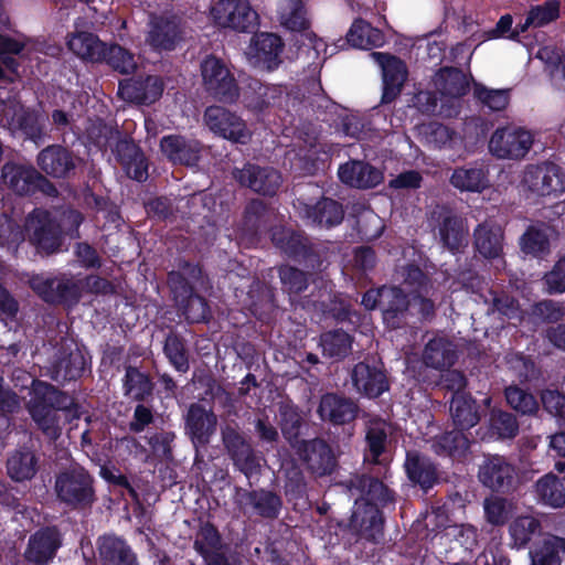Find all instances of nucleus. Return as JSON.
<instances>
[{
    "instance_id": "54",
    "label": "nucleus",
    "mask_w": 565,
    "mask_h": 565,
    "mask_svg": "<svg viewBox=\"0 0 565 565\" xmlns=\"http://www.w3.org/2000/svg\"><path fill=\"white\" fill-rule=\"evenodd\" d=\"M559 15V3L555 0L547 1L543 4L532 7L523 23L516 26V34L525 32L530 28H541L553 21ZM515 33H511L510 38H514Z\"/></svg>"
},
{
    "instance_id": "14",
    "label": "nucleus",
    "mask_w": 565,
    "mask_h": 565,
    "mask_svg": "<svg viewBox=\"0 0 565 565\" xmlns=\"http://www.w3.org/2000/svg\"><path fill=\"white\" fill-rule=\"evenodd\" d=\"M63 545V534L55 524L40 526L28 539L23 558L29 565H49Z\"/></svg>"
},
{
    "instance_id": "44",
    "label": "nucleus",
    "mask_w": 565,
    "mask_h": 565,
    "mask_svg": "<svg viewBox=\"0 0 565 565\" xmlns=\"http://www.w3.org/2000/svg\"><path fill=\"white\" fill-rule=\"evenodd\" d=\"M124 394L134 401L143 403L154 391V383L149 373L142 372L134 365L125 366V375L122 377Z\"/></svg>"
},
{
    "instance_id": "21",
    "label": "nucleus",
    "mask_w": 565,
    "mask_h": 565,
    "mask_svg": "<svg viewBox=\"0 0 565 565\" xmlns=\"http://www.w3.org/2000/svg\"><path fill=\"white\" fill-rule=\"evenodd\" d=\"M193 548L205 565H232L224 552L226 544L218 529L210 521L200 524Z\"/></svg>"
},
{
    "instance_id": "27",
    "label": "nucleus",
    "mask_w": 565,
    "mask_h": 565,
    "mask_svg": "<svg viewBox=\"0 0 565 565\" xmlns=\"http://www.w3.org/2000/svg\"><path fill=\"white\" fill-rule=\"evenodd\" d=\"M236 178L242 185L265 196H274L281 184V174L278 170L252 163L238 170Z\"/></svg>"
},
{
    "instance_id": "17",
    "label": "nucleus",
    "mask_w": 565,
    "mask_h": 565,
    "mask_svg": "<svg viewBox=\"0 0 565 565\" xmlns=\"http://www.w3.org/2000/svg\"><path fill=\"white\" fill-rule=\"evenodd\" d=\"M134 76L119 82V96L138 105H150L163 93V82L150 73H131Z\"/></svg>"
},
{
    "instance_id": "35",
    "label": "nucleus",
    "mask_w": 565,
    "mask_h": 565,
    "mask_svg": "<svg viewBox=\"0 0 565 565\" xmlns=\"http://www.w3.org/2000/svg\"><path fill=\"white\" fill-rule=\"evenodd\" d=\"M411 301L402 288L387 286L382 300L383 321L387 328L396 330L407 323V316Z\"/></svg>"
},
{
    "instance_id": "45",
    "label": "nucleus",
    "mask_w": 565,
    "mask_h": 565,
    "mask_svg": "<svg viewBox=\"0 0 565 565\" xmlns=\"http://www.w3.org/2000/svg\"><path fill=\"white\" fill-rule=\"evenodd\" d=\"M450 415L455 427L469 430L480 422L479 406L470 394L452 395Z\"/></svg>"
},
{
    "instance_id": "38",
    "label": "nucleus",
    "mask_w": 565,
    "mask_h": 565,
    "mask_svg": "<svg viewBox=\"0 0 565 565\" xmlns=\"http://www.w3.org/2000/svg\"><path fill=\"white\" fill-rule=\"evenodd\" d=\"M206 93L223 104H234L241 96V88L234 73H201Z\"/></svg>"
},
{
    "instance_id": "34",
    "label": "nucleus",
    "mask_w": 565,
    "mask_h": 565,
    "mask_svg": "<svg viewBox=\"0 0 565 565\" xmlns=\"http://www.w3.org/2000/svg\"><path fill=\"white\" fill-rule=\"evenodd\" d=\"M467 430L455 427L431 439V450L439 457H448L452 461H465L470 454L471 439Z\"/></svg>"
},
{
    "instance_id": "2",
    "label": "nucleus",
    "mask_w": 565,
    "mask_h": 565,
    "mask_svg": "<svg viewBox=\"0 0 565 565\" xmlns=\"http://www.w3.org/2000/svg\"><path fill=\"white\" fill-rule=\"evenodd\" d=\"M271 242L287 258L311 270H321L330 255L329 242L313 241L305 232L276 227Z\"/></svg>"
},
{
    "instance_id": "9",
    "label": "nucleus",
    "mask_w": 565,
    "mask_h": 565,
    "mask_svg": "<svg viewBox=\"0 0 565 565\" xmlns=\"http://www.w3.org/2000/svg\"><path fill=\"white\" fill-rule=\"evenodd\" d=\"M184 435L191 441L195 450V459L207 449L217 430V416L214 411L205 405L191 403L183 414Z\"/></svg>"
},
{
    "instance_id": "50",
    "label": "nucleus",
    "mask_w": 565,
    "mask_h": 565,
    "mask_svg": "<svg viewBox=\"0 0 565 565\" xmlns=\"http://www.w3.org/2000/svg\"><path fill=\"white\" fill-rule=\"evenodd\" d=\"M348 43L356 49L369 50L382 46L385 42L383 32L364 20H355L347 33Z\"/></svg>"
},
{
    "instance_id": "18",
    "label": "nucleus",
    "mask_w": 565,
    "mask_h": 565,
    "mask_svg": "<svg viewBox=\"0 0 565 565\" xmlns=\"http://www.w3.org/2000/svg\"><path fill=\"white\" fill-rule=\"evenodd\" d=\"M515 475L514 466L500 455H484L478 469L479 481L493 492H509Z\"/></svg>"
},
{
    "instance_id": "10",
    "label": "nucleus",
    "mask_w": 565,
    "mask_h": 565,
    "mask_svg": "<svg viewBox=\"0 0 565 565\" xmlns=\"http://www.w3.org/2000/svg\"><path fill=\"white\" fill-rule=\"evenodd\" d=\"M3 183L20 196H31L38 192L52 194L54 184L32 166L6 162L1 168Z\"/></svg>"
},
{
    "instance_id": "55",
    "label": "nucleus",
    "mask_w": 565,
    "mask_h": 565,
    "mask_svg": "<svg viewBox=\"0 0 565 565\" xmlns=\"http://www.w3.org/2000/svg\"><path fill=\"white\" fill-rule=\"evenodd\" d=\"M520 424L514 414L501 408H492L489 415V431L498 439H513L518 436Z\"/></svg>"
},
{
    "instance_id": "57",
    "label": "nucleus",
    "mask_w": 565,
    "mask_h": 565,
    "mask_svg": "<svg viewBox=\"0 0 565 565\" xmlns=\"http://www.w3.org/2000/svg\"><path fill=\"white\" fill-rule=\"evenodd\" d=\"M403 285L412 296L417 294H431L435 289L431 277L417 264L409 263L402 267Z\"/></svg>"
},
{
    "instance_id": "53",
    "label": "nucleus",
    "mask_w": 565,
    "mask_h": 565,
    "mask_svg": "<svg viewBox=\"0 0 565 565\" xmlns=\"http://www.w3.org/2000/svg\"><path fill=\"white\" fill-rule=\"evenodd\" d=\"M149 32L148 41L154 49H173L179 36V24L174 18H154Z\"/></svg>"
},
{
    "instance_id": "46",
    "label": "nucleus",
    "mask_w": 565,
    "mask_h": 565,
    "mask_svg": "<svg viewBox=\"0 0 565 565\" xmlns=\"http://www.w3.org/2000/svg\"><path fill=\"white\" fill-rule=\"evenodd\" d=\"M352 343L353 337L342 329L324 331L319 338L322 355L333 361L344 360L352 351Z\"/></svg>"
},
{
    "instance_id": "19",
    "label": "nucleus",
    "mask_w": 565,
    "mask_h": 565,
    "mask_svg": "<svg viewBox=\"0 0 565 565\" xmlns=\"http://www.w3.org/2000/svg\"><path fill=\"white\" fill-rule=\"evenodd\" d=\"M204 121L211 131L224 139L237 143H246L249 139L245 121L222 106H209L204 111Z\"/></svg>"
},
{
    "instance_id": "5",
    "label": "nucleus",
    "mask_w": 565,
    "mask_h": 565,
    "mask_svg": "<svg viewBox=\"0 0 565 565\" xmlns=\"http://www.w3.org/2000/svg\"><path fill=\"white\" fill-rule=\"evenodd\" d=\"M29 243L42 257L63 250L65 233L60 222L45 209L35 207L25 218Z\"/></svg>"
},
{
    "instance_id": "29",
    "label": "nucleus",
    "mask_w": 565,
    "mask_h": 565,
    "mask_svg": "<svg viewBox=\"0 0 565 565\" xmlns=\"http://www.w3.org/2000/svg\"><path fill=\"white\" fill-rule=\"evenodd\" d=\"M202 148L199 140L181 135H168L160 140L162 153L174 164L196 166L201 160Z\"/></svg>"
},
{
    "instance_id": "39",
    "label": "nucleus",
    "mask_w": 565,
    "mask_h": 565,
    "mask_svg": "<svg viewBox=\"0 0 565 565\" xmlns=\"http://www.w3.org/2000/svg\"><path fill=\"white\" fill-rule=\"evenodd\" d=\"M458 360L457 347L445 337L430 339L423 351V362L435 370L451 367Z\"/></svg>"
},
{
    "instance_id": "11",
    "label": "nucleus",
    "mask_w": 565,
    "mask_h": 565,
    "mask_svg": "<svg viewBox=\"0 0 565 565\" xmlns=\"http://www.w3.org/2000/svg\"><path fill=\"white\" fill-rule=\"evenodd\" d=\"M339 527L353 535L355 541L380 543L384 536L383 512L375 504L355 503L351 516L340 521Z\"/></svg>"
},
{
    "instance_id": "12",
    "label": "nucleus",
    "mask_w": 565,
    "mask_h": 565,
    "mask_svg": "<svg viewBox=\"0 0 565 565\" xmlns=\"http://www.w3.org/2000/svg\"><path fill=\"white\" fill-rule=\"evenodd\" d=\"M534 136L522 127H498L489 140V151L498 159L521 160L533 146Z\"/></svg>"
},
{
    "instance_id": "42",
    "label": "nucleus",
    "mask_w": 565,
    "mask_h": 565,
    "mask_svg": "<svg viewBox=\"0 0 565 565\" xmlns=\"http://www.w3.org/2000/svg\"><path fill=\"white\" fill-rule=\"evenodd\" d=\"M84 371L85 358L81 351L76 350L56 356L49 367V376L52 381L63 384L76 381Z\"/></svg>"
},
{
    "instance_id": "25",
    "label": "nucleus",
    "mask_w": 565,
    "mask_h": 565,
    "mask_svg": "<svg viewBox=\"0 0 565 565\" xmlns=\"http://www.w3.org/2000/svg\"><path fill=\"white\" fill-rule=\"evenodd\" d=\"M302 460L308 470L318 477L330 476L338 467L332 447L322 438L302 440Z\"/></svg>"
},
{
    "instance_id": "60",
    "label": "nucleus",
    "mask_w": 565,
    "mask_h": 565,
    "mask_svg": "<svg viewBox=\"0 0 565 565\" xmlns=\"http://www.w3.org/2000/svg\"><path fill=\"white\" fill-rule=\"evenodd\" d=\"M486 521L492 526H503L512 518L513 505L503 497H490L483 501Z\"/></svg>"
},
{
    "instance_id": "61",
    "label": "nucleus",
    "mask_w": 565,
    "mask_h": 565,
    "mask_svg": "<svg viewBox=\"0 0 565 565\" xmlns=\"http://www.w3.org/2000/svg\"><path fill=\"white\" fill-rule=\"evenodd\" d=\"M278 276L282 290L289 295H300L309 286L308 274L288 264L279 266Z\"/></svg>"
},
{
    "instance_id": "51",
    "label": "nucleus",
    "mask_w": 565,
    "mask_h": 565,
    "mask_svg": "<svg viewBox=\"0 0 565 565\" xmlns=\"http://www.w3.org/2000/svg\"><path fill=\"white\" fill-rule=\"evenodd\" d=\"M163 354L177 372L186 373L190 370V351L186 340L180 333L170 331L167 334Z\"/></svg>"
},
{
    "instance_id": "48",
    "label": "nucleus",
    "mask_w": 565,
    "mask_h": 565,
    "mask_svg": "<svg viewBox=\"0 0 565 565\" xmlns=\"http://www.w3.org/2000/svg\"><path fill=\"white\" fill-rule=\"evenodd\" d=\"M542 523L533 515H519L509 524L511 547L516 550L525 548L531 541L541 535Z\"/></svg>"
},
{
    "instance_id": "23",
    "label": "nucleus",
    "mask_w": 565,
    "mask_h": 565,
    "mask_svg": "<svg viewBox=\"0 0 565 565\" xmlns=\"http://www.w3.org/2000/svg\"><path fill=\"white\" fill-rule=\"evenodd\" d=\"M403 466L409 482L424 493H428L440 481L437 463L417 450L406 451Z\"/></svg>"
},
{
    "instance_id": "31",
    "label": "nucleus",
    "mask_w": 565,
    "mask_h": 565,
    "mask_svg": "<svg viewBox=\"0 0 565 565\" xmlns=\"http://www.w3.org/2000/svg\"><path fill=\"white\" fill-rule=\"evenodd\" d=\"M239 503L250 507L253 512L267 520H275L279 516L282 508V499L275 491L259 488L254 490L236 489Z\"/></svg>"
},
{
    "instance_id": "30",
    "label": "nucleus",
    "mask_w": 565,
    "mask_h": 565,
    "mask_svg": "<svg viewBox=\"0 0 565 565\" xmlns=\"http://www.w3.org/2000/svg\"><path fill=\"white\" fill-rule=\"evenodd\" d=\"M340 181L358 189H373L384 179L383 172L363 160H349L338 169Z\"/></svg>"
},
{
    "instance_id": "4",
    "label": "nucleus",
    "mask_w": 565,
    "mask_h": 565,
    "mask_svg": "<svg viewBox=\"0 0 565 565\" xmlns=\"http://www.w3.org/2000/svg\"><path fill=\"white\" fill-rule=\"evenodd\" d=\"M32 291L46 305L75 308L83 297L82 279L71 273L36 274L29 279Z\"/></svg>"
},
{
    "instance_id": "33",
    "label": "nucleus",
    "mask_w": 565,
    "mask_h": 565,
    "mask_svg": "<svg viewBox=\"0 0 565 565\" xmlns=\"http://www.w3.org/2000/svg\"><path fill=\"white\" fill-rule=\"evenodd\" d=\"M96 545L100 565H139L131 546L114 533L100 535Z\"/></svg>"
},
{
    "instance_id": "56",
    "label": "nucleus",
    "mask_w": 565,
    "mask_h": 565,
    "mask_svg": "<svg viewBox=\"0 0 565 565\" xmlns=\"http://www.w3.org/2000/svg\"><path fill=\"white\" fill-rule=\"evenodd\" d=\"M504 397L508 405L521 416H535L540 411L536 397L518 385L505 387Z\"/></svg>"
},
{
    "instance_id": "6",
    "label": "nucleus",
    "mask_w": 565,
    "mask_h": 565,
    "mask_svg": "<svg viewBox=\"0 0 565 565\" xmlns=\"http://www.w3.org/2000/svg\"><path fill=\"white\" fill-rule=\"evenodd\" d=\"M277 19L282 28L288 31L303 33L312 47L309 52L315 54L317 62L313 68H321L327 60V44L319 39L311 30V20L301 0H281L277 7Z\"/></svg>"
},
{
    "instance_id": "43",
    "label": "nucleus",
    "mask_w": 565,
    "mask_h": 565,
    "mask_svg": "<svg viewBox=\"0 0 565 565\" xmlns=\"http://www.w3.org/2000/svg\"><path fill=\"white\" fill-rule=\"evenodd\" d=\"M38 471L39 457L28 447L14 450L7 460L8 476L15 482L29 481Z\"/></svg>"
},
{
    "instance_id": "40",
    "label": "nucleus",
    "mask_w": 565,
    "mask_h": 565,
    "mask_svg": "<svg viewBox=\"0 0 565 565\" xmlns=\"http://www.w3.org/2000/svg\"><path fill=\"white\" fill-rule=\"evenodd\" d=\"M440 243L452 254L461 252L468 245V227L466 221L457 214L441 217L438 226Z\"/></svg>"
},
{
    "instance_id": "24",
    "label": "nucleus",
    "mask_w": 565,
    "mask_h": 565,
    "mask_svg": "<svg viewBox=\"0 0 565 565\" xmlns=\"http://www.w3.org/2000/svg\"><path fill=\"white\" fill-rule=\"evenodd\" d=\"M300 215L308 224L329 230L342 223L344 209L339 201L322 196L315 204L300 203Z\"/></svg>"
},
{
    "instance_id": "3",
    "label": "nucleus",
    "mask_w": 565,
    "mask_h": 565,
    "mask_svg": "<svg viewBox=\"0 0 565 565\" xmlns=\"http://www.w3.org/2000/svg\"><path fill=\"white\" fill-rule=\"evenodd\" d=\"M96 480L83 466L76 463L55 475L56 500L71 511L90 510L97 501Z\"/></svg>"
},
{
    "instance_id": "22",
    "label": "nucleus",
    "mask_w": 565,
    "mask_h": 565,
    "mask_svg": "<svg viewBox=\"0 0 565 565\" xmlns=\"http://www.w3.org/2000/svg\"><path fill=\"white\" fill-rule=\"evenodd\" d=\"M78 161L79 158L62 145H50L42 149L36 157L40 169L55 179L74 175Z\"/></svg>"
},
{
    "instance_id": "32",
    "label": "nucleus",
    "mask_w": 565,
    "mask_h": 565,
    "mask_svg": "<svg viewBox=\"0 0 565 565\" xmlns=\"http://www.w3.org/2000/svg\"><path fill=\"white\" fill-rule=\"evenodd\" d=\"M504 231L493 221H484L473 230L475 250L484 259L502 258Z\"/></svg>"
},
{
    "instance_id": "49",
    "label": "nucleus",
    "mask_w": 565,
    "mask_h": 565,
    "mask_svg": "<svg viewBox=\"0 0 565 565\" xmlns=\"http://www.w3.org/2000/svg\"><path fill=\"white\" fill-rule=\"evenodd\" d=\"M521 250L533 258L544 259L551 253V241L544 225H530L520 237Z\"/></svg>"
},
{
    "instance_id": "20",
    "label": "nucleus",
    "mask_w": 565,
    "mask_h": 565,
    "mask_svg": "<svg viewBox=\"0 0 565 565\" xmlns=\"http://www.w3.org/2000/svg\"><path fill=\"white\" fill-rule=\"evenodd\" d=\"M349 489L359 495L356 504H375L379 509L395 502V492L377 477L367 473L354 475L349 480Z\"/></svg>"
},
{
    "instance_id": "1",
    "label": "nucleus",
    "mask_w": 565,
    "mask_h": 565,
    "mask_svg": "<svg viewBox=\"0 0 565 565\" xmlns=\"http://www.w3.org/2000/svg\"><path fill=\"white\" fill-rule=\"evenodd\" d=\"M25 408L35 427L50 440L55 441L62 434L61 414L67 423L79 419L82 406L75 397L53 384L34 379Z\"/></svg>"
},
{
    "instance_id": "36",
    "label": "nucleus",
    "mask_w": 565,
    "mask_h": 565,
    "mask_svg": "<svg viewBox=\"0 0 565 565\" xmlns=\"http://www.w3.org/2000/svg\"><path fill=\"white\" fill-rule=\"evenodd\" d=\"M450 184L461 192H482L489 186V170L478 161L454 169Z\"/></svg>"
},
{
    "instance_id": "37",
    "label": "nucleus",
    "mask_w": 565,
    "mask_h": 565,
    "mask_svg": "<svg viewBox=\"0 0 565 565\" xmlns=\"http://www.w3.org/2000/svg\"><path fill=\"white\" fill-rule=\"evenodd\" d=\"M402 43L411 47V53L416 60L430 62L434 65L441 61L446 49V42L438 32L403 38Z\"/></svg>"
},
{
    "instance_id": "8",
    "label": "nucleus",
    "mask_w": 565,
    "mask_h": 565,
    "mask_svg": "<svg viewBox=\"0 0 565 565\" xmlns=\"http://www.w3.org/2000/svg\"><path fill=\"white\" fill-rule=\"evenodd\" d=\"M224 449L236 470L248 480L260 475V460L256 450L237 425L226 424L221 429Z\"/></svg>"
},
{
    "instance_id": "62",
    "label": "nucleus",
    "mask_w": 565,
    "mask_h": 565,
    "mask_svg": "<svg viewBox=\"0 0 565 565\" xmlns=\"http://www.w3.org/2000/svg\"><path fill=\"white\" fill-rule=\"evenodd\" d=\"M182 313L189 323L207 322L211 318V310L206 299L194 292L179 301Z\"/></svg>"
},
{
    "instance_id": "59",
    "label": "nucleus",
    "mask_w": 565,
    "mask_h": 565,
    "mask_svg": "<svg viewBox=\"0 0 565 565\" xmlns=\"http://www.w3.org/2000/svg\"><path fill=\"white\" fill-rule=\"evenodd\" d=\"M68 49L82 60L95 61L100 57L103 44L92 33L79 32L67 41Z\"/></svg>"
},
{
    "instance_id": "63",
    "label": "nucleus",
    "mask_w": 565,
    "mask_h": 565,
    "mask_svg": "<svg viewBox=\"0 0 565 565\" xmlns=\"http://www.w3.org/2000/svg\"><path fill=\"white\" fill-rule=\"evenodd\" d=\"M119 129L114 128L103 120L90 125L86 129V137L88 141L100 151H107L113 146L116 137L119 136Z\"/></svg>"
},
{
    "instance_id": "47",
    "label": "nucleus",
    "mask_w": 565,
    "mask_h": 565,
    "mask_svg": "<svg viewBox=\"0 0 565 565\" xmlns=\"http://www.w3.org/2000/svg\"><path fill=\"white\" fill-rule=\"evenodd\" d=\"M279 427L284 438L295 446L300 443L302 428L306 425L299 406L291 402L281 403L278 408Z\"/></svg>"
},
{
    "instance_id": "52",
    "label": "nucleus",
    "mask_w": 565,
    "mask_h": 565,
    "mask_svg": "<svg viewBox=\"0 0 565 565\" xmlns=\"http://www.w3.org/2000/svg\"><path fill=\"white\" fill-rule=\"evenodd\" d=\"M565 556V537L551 535L529 552L530 565H561Z\"/></svg>"
},
{
    "instance_id": "7",
    "label": "nucleus",
    "mask_w": 565,
    "mask_h": 565,
    "mask_svg": "<svg viewBox=\"0 0 565 565\" xmlns=\"http://www.w3.org/2000/svg\"><path fill=\"white\" fill-rule=\"evenodd\" d=\"M352 390L361 397L376 399L391 388L388 372L381 359L366 356L350 371Z\"/></svg>"
},
{
    "instance_id": "15",
    "label": "nucleus",
    "mask_w": 565,
    "mask_h": 565,
    "mask_svg": "<svg viewBox=\"0 0 565 565\" xmlns=\"http://www.w3.org/2000/svg\"><path fill=\"white\" fill-rule=\"evenodd\" d=\"M319 419L333 427L352 425L360 413L356 401L339 392H327L319 398L316 411Z\"/></svg>"
},
{
    "instance_id": "13",
    "label": "nucleus",
    "mask_w": 565,
    "mask_h": 565,
    "mask_svg": "<svg viewBox=\"0 0 565 565\" xmlns=\"http://www.w3.org/2000/svg\"><path fill=\"white\" fill-rule=\"evenodd\" d=\"M213 22L237 32H250L258 24V13L248 0H218L211 8Z\"/></svg>"
},
{
    "instance_id": "58",
    "label": "nucleus",
    "mask_w": 565,
    "mask_h": 565,
    "mask_svg": "<svg viewBox=\"0 0 565 565\" xmlns=\"http://www.w3.org/2000/svg\"><path fill=\"white\" fill-rule=\"evenodd\" d=\"M270 88L256 78H249L248 84L242 90L243 104L254 113H263L273 103L269 96Z\"/></svg>"
},
{
    "instance_id": "28",
    "label": "nucleus",
    "mask_w": 565,
    "mask_h": 565,
    "mask_svg": "<svg viewBox=\"0 0 565 565\" xmlns=\"http://www.w3.org/2000/svg\"><path fill=\"white\" fill-rule=\"evenodd\" d=\"M282 46V41L278 35L259 33L252 38L246 56L253 67L277 68L279 66L278 56Z\"/></svg>"
},
{
    "instance_id": "16",
    "label": "nucleus",
    "mask_w": 565,
    "mask_h": 565,
    "mask_svg": "<svg viewBox=\"0 0 565 565\" xmlns=\"http://www.w3.org/2000/svg\"><path fill=\"white\" fill-rule=\"evenodd\" d=\"M523 183L531 192L541 196L558 194L565 192V173L554 162L531 164L525 169Z\"/></svg>"
},
{
    "instance_id": "41",
    "label": "nucleus",
    "mask_w": 565,
    "mask_h": 565,
    "mask_svg": "<svg viewBox=\"0 0 565 565\" xmlns=\"http://www.w3.org/2000/svg\"><path fill=\"white\" fill-rule=\"evenodd\" d=\"M365 443L371 462L382 466L387 471L388 461L386 458H382L386 452L388 443V425L384 419L375 417L369 420L365 430Z\"/></svg>"
},
{
    "instance_id": "26",
    "label": "nucleus",
    "mask_w": 565,
    "mask_h": 565,
    "mask_svg": "<svg viewBox=\"0 0 565 565\" xmlns=\"http://www.w3.org/2000/svg\"><path fill=\"white\" fill-rule=\"evenodd\" d=\"M554 470L540 477L534 483V492L537 501L546 507L559 509L565 505V461L557 460Z\"/></svg>"
},
{
    "instance_id": "64",
    "label": "nucleus",
    "mask_w": 565,
    "mask_h": 565,
    "mask_svg": "<svg viewBox=\"0 0 565 565\" xmlns=\"http://www.w3.org/2000/svg\"><path fill=\"white\" fill-rule=\"evenodd\" d=\"M544 291L548 295L565 294V255L542 278Z\"/></svg>"
}]
</instances>
